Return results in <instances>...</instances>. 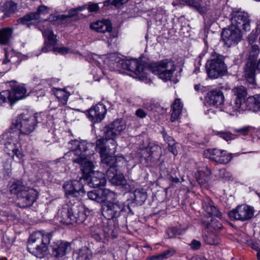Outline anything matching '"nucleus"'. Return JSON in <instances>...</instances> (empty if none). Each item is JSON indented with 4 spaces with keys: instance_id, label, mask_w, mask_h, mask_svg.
I'll return each mask as SVG.
<instances>
[{
    "instance_id": "obj_38",
    "label": "nucleus",
    "mask_w": 260,
    "mask_h": 260,
    "mask_svg": "<svg viewBox=\"0 0 260 260\" xmlns=\"http://www.w3.org/2000/svg\"><path fill=\"white\" fill-rule=\"evenodd\" d=\"M175 252L176 251L174 249L169 248L161 253L152 256L150 257V260H164L173 256Z\"/></svg>"
},
{
    "instance_id": "obj_49",
    "label": "nucleus",
    "mask_w": 260,
    "mask_h": 260,
    "mask_svg": "<svg viewBox=\"0 0 260 260\" xmlns=\"http://www.w3.org/2000/svg\"><path fill=\"white\" fill-rule=\"evenodd\" d=\"M95 228L96 227H93V229L91 230L92 231L94 230L95 234L98 236L102 235L103 233H105L108 235L111 234L113 232V230L112 229H108L106 228L103 229L98 228L96 230L95 229Z\"/></svg>"
},
{
    "instance_id": "obj_14",
    "label": "nucleus",
    "mask_w": 260,
    "mask_h": 260,
    "mask_svg": "<svg viewBox=\"0 0 260 260\" xmlns=\"http://www.w3.org/2000/svg\"><path fill=\"white\" fill-rule=\"evenodd\" d=\"M42 34L46 39L45 42V46L42 48V51L47 52L50 51H53L56 53L61 55H65L69 53V49L67 47H56L55 44L57 43V39L56 36L53 34V30L49 28H44L42 30Z\"/></svg>"
},
{
    "instance_id": "obj_47",
    "label": "nucleus",
    "mask_w": 260,
    "mask_h": 260,
    "mask_svg": "<svg viewBox=\"0 0 260 260\" xmlns=\"http://www.w3.org/2000/svg\"><path fill=\"white\" fill-rule=\"evenodd\" d=\"M253 128L251 126H245L242 127L235 129V132L243 136L249 135L253 131Z\"/></svg>"
},
{
    "instance_id": "obj_43",
    "label": "nucleus",
    "mask_w": 260,
    "mask_h": 260,
    "mask_svg": "<svg viewBox=\"0 0 260 260\" xmlns=\"http://www.w3.org/2000/svg\"><path fill=\"white\" fill-rule=\"evenodd\" d=\"M185 4L190 6H195L194 0H174L172 2V5L173 6L178 7L180 8H182Z\"/></svg>"
},
{
    "instance_id": "obj_15",
    "label": "nucleus",
    "mask_w": 260,
    "mask_h": 260,
    "mask_svg": "<svg viewBox=\"0 0 260 260\" xmlns=\"http://www.w3.org/2000/svg\"><path fill=\"white\" fill-rule=\"evenodd\" d=\"M90 28L97 32L103 34V39L108 42H111L116 37V33L113 30L112 24L109 20L103 19L93 22L90 24Z\"/></svg>"
},
{
    "instance_id": "obj_55",
    "label": "nucleus",
    "mask_w": 260,
    "mask_h": 260,
    "mask_svg": "<svg viewBox=\"0 0 260 260\" xmlns=\"http://www.w3.org/2000/svg\"><path fill=\"white\" fill-rule=\"evenodd\" d=\"M162 134L164 139L165 141L168 144V146L170 145H171L172 144H174V140L172 137L168 135L165 132H163Z\"/></svg>"
},
{
    "instance_id": "obj_60",
    "label": "nucleus",
    "mask_w": 260,
    "mask_h": 260,
    "mask_svg": "<svg viewBox=\"0 0 260 260\" xmlns=\"http://www.w3.org/2000/svg\"><path fill=\"white\" fill-rule=\"evenodd\" d=\"M116 3H117V6H119L122 4H125L126 3L128 0H115Z\"/></svg>"
},
{
    "instance_id": "obj_2",
    "label": "nucleus",
    "mask_w": 260,
    "mask_h": 260,
    "mask_svg": "<svg viewBox=\"0 0 260 260\" xmlns=\"http://www.w3.org/2000/svg\"><path fill=\"white\" fill-rule=\"evenodd\" d=\"M121 67L133 72L140 78L146 77L148 71H150L162 81L166 82L171 79L176 69L175 64L171 59H164L147 66L136 59L122 60Z\"/></svg>"
},
{
    "instance_id": "obj_53",
    "label": "nucleus",
    "mask_w": 260,
    "mask_h": 260,
    "mask_svg": "<svg viewBox=\"0 0 260 260\" xmlns=\"http://www.w3.org/2000/svg\"><path fill=\"white\" fill-rule=\"evenodd\" d=\"M257 38V35L256 32L252 31L248 36L247 40L249 43L252 45L256 40Z\"/></svg>"
},
{
    "instance_id": "obj_41",
    "label": "nucleus",
    "mask_w": 260,
    "mask_h": 260,
    "mask_svg": "<svg viewBox=\"0 0 260 260\" xmlns=\"http://www.w3.org/2000/svg\"><path fill=\"white\" fill-rule=\"evenodd\" d=\"M135 202L140 205H142L147 199V193L143 189H136L134 192Z\"/></svg>"
},
{
    "instance_id": "obj_27",
    "label": "nucleus",
    "mask_w": 260,
    "mask_h": 260,
    "mask_svg": "<svg viewBox=\"0 0 260 260\" xmlns=\"http://www.w3.org/2000/svg\"><path fill=\"white\" fill-rule=\"evenodd\" d=\"M210 175L211 171L206 166H204L198 170L196 180L201 187L207 186V184L210 179Z\"/></svg>"
},
{
    "instance_id": "obj_29",
    "label": "nucleus",
    "mask_w": 260,
    "mask_h": 260,
    "mask_svg": "<svg viewBox=\"0 0 260 260\" xmlns=\"http://www.w3.org/2000/svg\"><path fill=\"white\" fill-rule=\"evenodd\" d=\"M183 105L180 99L177 98L174 100L172 105V114L171 121L172 122L178 121L182 111Z\"/></svg>"
},
{
    "instance_id": "obj_48",
    "label": "nucleus",
    "mask_w": 260,
    "mask_h": 260,
    "mask_svg": "<svg viewBox=\"0 0 260 260\" xmlns=\"http://www.w3.org/2000/svg\"><path fill=\"white\" fill-rule=\"evenodd\" d=\"M161 151V147L159 146L158 145H153L150 147L149 148V153L150 155L149 156L151 157H153V156H159V154Z\"/></svg>"
},
{
    "instance_id": "obj_37",
    "label": "nucleus",
    "mask_w": 260,
    "mask_h": 260,
    "mask_svg": "<svg viewBox=\"0 0 260 260\" xmlns=\"http://www.w3.org/2000/svg\"><path fill=\"white\" fill-rule=\"evenodd\" d=\"M188 229V226L181 228L173 227L168 229L166 232V235L169 238H172L177 235H181L184 234Z\"/></svg>"
},
{
    "instance_id": "obj_4",
    "label": "nucleus",
    "mask_w": 260,
    "mask_h": 260,
    "mask_svg": "<svg viewBox=\"0 0 260 260\" xmlns=\"http://www.w3.org/2000/svg\"><path fill=\"white\" fill-rule=\"evenodd\" d=\"M202 207L206 213L205 216L202 217L201 221L202 225L208 235H205L204 240L205 242L209 245L216 244V234L221 230L223 225L217 219L211 218L209 220V217L215 216L218 218L221 217V214L218 209L214 206L213 202L208 198H206L203 201Z\"/></svg>"
},
{
    "instance_id": "obj_52",
    "label": "nucleus",
    "mask_w": 260,
    "mask_h": 260,
    "mask_svg": "<svg viewBox=\"0 0 260 260\" xmlns=\"http://www.w3.org/2000/svg\"><path fill=\"white\" fill-rule=\"evenodd\" d=\"M87 9L89 12H96L99 10L100 7L98 4L90 2L88 4Z\"/></svg>"
},
{
    "instance_id": "obj_11",
    "label": "nucleus",
    "mask_w": 260,
    "mask_h": 260,
    "mask_svg": "<svg viewBox=\"0 0 260 260\" xmlns=\"http://www.w3.org/2000/svg\"><path fill=\"white\" fill-rule=\"evenodd\" d=\"M2 138L4 140L5 151L10 156L15 155L21 159L23 155L19 149L20 145L18 143V135L13 132L6 133L2 135Z\"/></svg>"
},
{
    "instance_id": "obj_3",
    "label": "nucleus",
    "mask_w": 260,
    "mask_h": 260,
    "mask_svg": "<svg viewBox=\"0 0 260 260\" xmlns=\"http://www.w3.org/2000/svg\"><path fill=\"white\" fill-rule=\"evenodd\" d=\"M126 124L122 120L117 119L107 125L104 129L105 138H100L96 142V148L99 151L101 161L113 163L117 144L114 139L125 129Z\"/></svg>"
},
{
    "instance_id": "obj_34",
    "label": "nucleus",
    "mask_w": 260,
    "mask_h": 260,
    "mask_svg": "<svg viewBox=\"0 0 260 260\" xmlns=\"http://www.w3.org/2000/svg\"><path fill=\"white\" fill-rule=\"evenodd\" d=\"M11 93L13 96L14 101L22 99L25 96L26 89L24 85H14L12 87Z\"/></svg>"
},
{
    "instance_id": "obj_23",
    "label": "nucleus",
    "mask_w": 260,
    "mask_h": 260,
    "mask_svg": "<svg viewBox=\"0 0 260 260\" xmlns=\"http://www.w3.org/2000/svg\"><path fill=\"white\" fill-rule=\"evenodd\" d=\"M207 101L210 105L221 108L224 103V96L221 90L213 89L208 92Z\"/></svg>"
},
{
    "instance_id": "obj_10",
    "label": "nucleus",
    "mask_w": 260,
    "mask_h": 260,
    "mask_svg": "<svg viewBox=\"0 0 260 260\" xmlns=\"http://www.w3.org/2000/svg\"><path fill=\"white\" fill-rule=\"evenodd\" d=\"M111 200L107 201L102 206V212L103 215L108 220L114 219L119 217L121 213L131 212L132 210L128 205L120 201L114 202Z\"/></svg>"
},
{
    "instance_id": "obj_16",
    "label": "nucleus",
    "mask_w": 260,
    "mask_h": 260,
    "mask_svg": "<svg viewBox=\"0 0 260 260\" xmlns=\"http://www.w3.org/2000/svg\"><path fill=\"white\" fill-rule=\"evenodd\" d=\"M221 38L227 47L235 46L242 39V31L240 28L231 25L222 30Z\"/></svg>"
},
{
    "instance_id": "obj_1",
    "label": "nucleus",
    "mask_w": 260,
    "mask_h": 260,
    "mask_svg": "<svg viewBox=\"0 0 260 260\" xmlns=\"http://www.w3.org/2000/svg\"><path fill=\"white\" fill-rule=\"evenodd\" d=\"M81 180L66 181L62 186L66 197L68 199H75L74 203L70 201L58 210L57 219L63 224H81L89 214L88 210L79 202L85 194Z\"/></svg>"
},
{
    "instance_id": "obj_32",
    "label": "nucleus",
    "mask_w": 260,
    "mask_h": 260,
    "mask_svg": "<svg viewBox=\"0 0 260 260\" xmlns=\"http://www.w3.org/2000/svg\"><path fill=\"white\" fill-rule=\"evenodd\" d=\"M258 103L255 94L249 96L242 104V110H248L253 112L259 111Z\"/></svg>"
},
{
    "instance_id": "obj_56",
    "label": "nucleus",
    "mask_w": 260,
    "mask_h": 260,
    "mask_svg": "<svg viewBox=\"0 0 260 260\" xmlns=\"http://www.w3.org/2000/svg\"><path fill=\"white\" fill-rule=\"evenodd\" d=\"M168 149L171 152H172L175 156H176L177 154V150L176 147L175 146V144H172L171 145H169Z\"/></svg>"
},
{
    "instance_id": "obj_28",
    "label": "nucleus",
    "mask_w": 260,
    "mask_h": 260,
    "mask_svg": "<svg viewBox=\"0 0 260 260\" xmlns=\"http://www.w3.org/2000/svg\"><path fill=\"white\" fill-rule=\"evenodd\" d=\"M5 57L3 64L7 65L6 71L9 70L11 65L19 64L20 62L18 56L12 50H5Z\"/></svg>"
},
{
    "instance_id": "obj_59",
    "label": "nucleus",
    "mask_w": 260,
    "mask_h": 260,
    "mask_svg": "<svg viewBox=\"0 0 260 260\" xmlns=\"http://www.w3.org/2000/svg\"><path fill=\"white\" fill-rule=\"evenodd\" d=\"M251 247L257 251V252L260 249L258 248V245L256 243H252L251 244Z\"/></svg>"
},
{
    "instance_id": "obj_24",
    "label": "nucleus",
    "mask_w": 260,
    "mask_h": 260,
    "mask_svg": "<svg viewBox=\"0 0 260 260\" xmlns=\"http://www.w3.org/2000/svg\"><path fill=\"white\" fill-rule=\"evenodd\" d=\"M196 10L204 17V19H209L211 21L215 20L214 13L209 8L206 0H201L196 2Z\"/></svg>"
},
{
    "instance_id": "obj_46",
    "label": "nucleus",
    "mask_w": 260,
    "mask_h": 260,
    "mask_svg": "<svg viewBox=\"0 0 260 260\" xmlns=\"http://www.w3.org/2000/svg\"><path fill=\"white\" fill-rule=\"evenodd\" d=\"M85 9V6L78 7L77 8H73V9L70 10L69 11L68 15H61L60 17H61V19H64L67 18H69V17L76 15L78 12L82 11L83 10H84Z\"/></svg>"
},
{
    "instance_id": "obj_8",
    "label": "nucleus",
    "mask_w": 260,
    "mask_h": 260,
    "mask_svg": "<svg viewBox=\"0 0 260 260\" xmlns=\"http://www.w3.org/2000/svg\"><path fill=\"white\" fill-rule=\"evenodd\" d=\"M258 46L256 45H252L249 51L247 61L244 68V76L249 84V88L255 89L256 87L255 82L256 62L259 54Z\"/></svg>"
},
{
    "instance_id": "obj_42",
    "label": "nucleus",
    "mask_w": 260,
    "mask_h": 260,
    "mask_svg": "<svg viewBox=\"0 0 260 260\" xmlns=\"http://www.w3.org/2000/svg\"><path fill=\"white\" fill-rule=\"evenodd\" d=\"M37 14L30 13L18 19L17 22L22 24H28L31 20H37Z\"/></svg>"
},
{
    "instance_id": "obj_17",
    "label": "nucleus",
    "mask_w": 260,
    "mask_h": 260,
    "mask_svg": "<svg viewBox=\"0 0 260 260\" xmlns=\"http://www.w3.org/2000/svg\"><path fill=\"white\" fill-rule=\"evenodd\" d=\"M204 155L217 164H225L231 161L235 154L229 153L224 150L211 148L205 150Z\"/></svg>"
},
{
    "instance_id": "obj_45",
    "label": "nucleus",
    "mask_w": 260,
    "mask_h": 260,
    "mask_svg": "<svg viewBox=\"0 0 260 260\" xmlns=\"http://www.w3.org/2000/svg\"><path fill=\"white\" fill-rule=\"evenodd\" d=\"M216 135L226 141L235 139V135L228 131L217 132Z\"/></svg>"
},
{
    "instance_id": "obj_20",
    "label": "nucleus",
    "mask_w": 260,
    "mask_h": 260,
    "mask_svg": "<svg viewBox=\"0 0 260 260\" xmlns=\"http://www.w3.org/2000/svg\"><path fill=\"white\" fill-rule=\"evenodd\" d=\"M88 198L98 203H104L106 201L115 199V193L107 188L93 190L89 191L87 193Z\"/></svg>"
},
{
    "instance_id": "obj_44",
    "label": "nucleus",
    "mask_w": 260,
    "mask_h": 260,
    "mask_svg": "<svg viewBox=\"0 0 260 260\" xmlns=\"http://www.w3.org/2000/svg\"><path fill=\"white\" fill-rule=\"evenodd\" d=\"M237 102L239 103L233 98V102H231L230 103L227 104L224 108L226 112L230 113L237 111L240 108H241L242 110V104L236 107L237 105H236V103Z\"/></svg>"
},
{
    "instance_id": "obj_36",
    "label": "nucleus",
    "mask_w": 260,
    "mask_h": 260,
    "mask_svg": "<svg viewBox=\"0 0 260 260\" xmlns=\"http://www.w3.org/2000/svg\"><path fill=\"white\" fill-rule=\"evenodd\" d=\"M54 93L60 104L64 105L67 104L70 94L63 89L56 88L53 90Z\"/></svg>"
},
{
    "instance_id": "obj_40",
    "label": "nucleus",
    "mask_w": 260,
    "mask_h": 260,
    "mask_svg": "<svg viewBox=\"0 0 260 260\" xmlns=\"http://www.w3.org/2000/svg\"><path fill=\"white\" fill-rule=\"evenodd\" d=\"M13 98L10 90H6L2 91L0 93V107L3 106L6 103H10V104H12V103L14 102Z\"/></svg>"
},
{
    "instance_id": "obj_9",
    "label": "nucleus",
    "mask_w": 260,
    "mask_h": 260,
    "mask_svg": "<svg viewBox=\"0 0 260 260\" xmlns=\"http://www.w3.org/2000/svg\"><path fill=\"white\" fill-rule=\"evenodd\" d=\"M41 114L30 115L29 114H21L17 117L15 126L21 135H28L36 129L37 124L40 122L39 118Z\"/></svg>"
},
{
    "instance_id": "obj_7",
    "label": "nucleus",
    "mask_w": 260,
    "mask_h": 260,
    "mask_svg": "<svg viewBox=\"0 0 260 260\" xmlns=\"http://www.w3.org/2000/svg\"><path fill=\"white\" fill-rule=\"evenodd\" d=\"M205 68L210 78L216 79L224 75L227 72L224 56L213 51L206 62Z\"/></svg>"
},
{
    "instance_id": "obj_51",
    "label": "nucleus",
    "mask_w": 260,
    "mask_h": 260,
    "mask_svg": "<svg viewBox=\"0 0 260 260\" xmlns=\"http://www.w3.org/2000/svg\"><path fill=\"white\" fill-rule=\"evenodd\" d=\"M219 173L221 177L225 180H230L232 178L231 173L224 169H220Z\"/></svg>"
},
{
    "instance_id": "obj_58",
    "label": "nucleus",
    "mask_w": 260,
    "mask_h": 260,
    "mask_svg": "<svg viewBox=\"0 0 260 260\" xmlns=\"http://www.w3.org/2000/svg\"><path fill=\"white\" fill-rule=\"evenodd\" d=\"M16 6L19 8L22 7V0H13Z\"/></svg>"
},
{
    "instance_id": "obj_26",
    "label": "nucleus",
    "mask_w": 260,
    "mask_h": 260,
    "mask_svg": "<svg viewBox=\"0 0 260 260\" xmlns=\"http://www.w3.org/2000/svg\"><path fill=\"white\" fill-rule=\"evenodd\" d=\"M69 247V243L64 241H57L52 246V254L55 257H61L64 256Z\"/></svg>"
},
{
    "instance_id": "obj_33",
    "label": "nucleus",
    "mask_w": 260,
    "mask_h": 260,
    "mask_svg": "<svg viewBox=\"0 0 260 260\" xmlns=\"http://www.w3.org/2000/svg\"><path fill=\"white\" fill-rule=\"evenodd\" d=\"M233 91L234 92L233 98L239 102L236 103L237 107H238L245 102V99L247 94L246 89L243 86H240L235 87Z\"/></svg>"
},
{
    "instance_id": "obj_21",
    "label": "nucleus",
    "mask_w": 260,
    "mask_h": 260,
    "mask_svg": "<svg viewBox=\"0 0 260 260\" xmlns=\"http://www.w3.org/2000/svg\"><path fill=\"white\" fill-rule=\"evenodd\" d=\"M90 156H85L81 157H77L73 159V161L81 165L82 176L80 177V180L83 179L84 180L88 181L89 176L92 174L94 171L93 169L94 166L91 161L89 160Z\"/></svg>"
},
{
    "instance_id": "obj_54",
    "label": "nucleus",
    "mask_w": 260,
    "mask_h": 260,
    "mask_svg": "<svg viewBox=\"0 0 260 260\" xmlns=\"http://www.w3.org/2000/svg\"><path fill=\"white\" fill-rule=\"evenodd\" d=\"M135 115L139 118L143 119L147 116V113L142 109H139L135 112Z\"/></svg>"
},
{
    "instance_id": "obj_25",
    "label": "nucleus",
    "mask_w": 260,
    "mask_h": 260,
    "mask_svg": "<svg viewBox=\"0 0 260 260\" xmlns=\"http://www.w3.org/2000/svg\"><path fill=\"white\" fill-rule=\"evenodd\" d=\"M106 182L104 174L99 171L92 173V174L89 176L88 181H87L90 186L94 188L105 186Z\"/></svg>"
},
{
    "instance_id": "obj_50",
    "label": "nucleus",
    "mask_w": 260,
    "mask_h": 260,
    "mask_svg": "<svg viewBox=\"0 0 260 260\" xmlns=\"http://www.w3.org/2000/svg\"><path fill=\"white\" fill-rule=\"evenodd\" d=\"M34 13H36L38 15L37 19L40 18V15H46L49 13V9L48 8L44 5L40 6L38 8L37 11L36 12H34Z\"/></svg>"
},
{
    "instance_id": "obj_12",
    "label": "nucleus",
    "mask_w": 260,
    "mask_h": 260,
    "mask_svg": "<svg viewBox=\"0 0 260 260\" xmlns=\"http://www.w3.org/2000/svg\"><path fill=\"white\" fill-rule=\"evenodd\" d=\"M114 161L113 163H105L102 161V163L109 167L106 174L109 181L116 185H124L126 184V180L125 179L122 174L118 172L117 166L118 161L123 160L124 158L122 156H116L113 155Z\"/></svg>"
},
{
    "instance_id": "obj_63",
    "label": "nucleus",
    "mask_w": 260,
    "mask_h": 260,
    "mask_svg": "<svg viewBox=\"0 0 260 260\" xmlns=\"http://www.w3.org/2000/svg\"><path fill=\"white\" fill-rule=\"evenodd\" d=\"M191 246L192 249L195 248V239H193L191 243Z\"/></svg>"
},
{
    "instance_id": "obj_19",
    "label": "nucleus",
    "mask_w": 260,
    "mask_h": 260,
    "mask_svg": "<svg viewBox=\"0 0 260 260\" xmlns=\"http://www.w3.org/2000/svg\"><path fill=\"white\" fill-rule=\"evenodd\" d=\"M232 26L247 31L250 30V20L248 13L244 12L233 13L231 18Z\"/></svg>"
},
{
    "instance_id": "obj_13",
    "label": "nucleus",
    "mask_w": 260,
    "mask_h": 260,
    "mask_svg": "<svg viewBox=\"0 0 260 260\" xmlns=\"http://www.w3.org/2000/svg\"><path fill=\"white\" fill-rule=\"evenodd\" d=\"M92 147V144L88 143L86 141L72 140L68 144V148L70 150L68 154L70 155L73 154L77 157L91 156L93 152L90 150V148Z\"/></svg>"
},
{
    "instance_id": "obj_64",
    "label": "nucleus",
    "mask_w": 260,
    "mask_h": 260,
    "mask_svg": "<svg viewBox=\"0 0 260 260\" xmlns=\"http://www.w3.org/2000/svg\"><path fill=\"white\" fill-rule=\"evenodd\" d=\"M256 68L260 72V59L258 60Z\"/></svg>"
},
{
    "instance_id": "obj_30",
    "label": "nucleus",
    "mask_w": 260,
    "mask_h": 260,
    "mask_svg": "<svg viewBox=\"0 0 260 260\" xmlns=\"http://www.w3.org/2000/svg\"><path fill=\"white\" fill-rule=\"evenodd\" d=\"M14 29L7 27L0 28V45H8L13 38Z\"/></svg>"
},
{
    "instance_id": "obj_57",
    "label": "nucleus",
    "mask_w": 260,
    "mask_h": 260,
    "mask_svg": "<svg viewBox=\"0 0 260 260\" xmlns=\"http://www.w3.org/2000/svg\"><path fill=\"white\" fill-rule=\"evenodd\" d=\"M110 5L114 6H117V3H116L115 0H107L104 2V5L105 6H108Z\"/></svg>"
},
{
    "instance_id": "obj_35",
    "label": "nucleus",
    "mask_w": 260,
    "mask_h": 260,
    "mask_svg": "<svg viewBox=\"0 0 260 260\" xmlns=\"http://www.w3.org/2000/svg\"><path fill=\"white\" fill-rule=\"evenodd\" d=\"M18 10V8L12 0L7 1L0 6V10L4 12L7 16L15 13Z\"/></svg>"
},
{
    "instance_id": "obj_22",
    "label": "nucleus",
    "mask_w": 260,
    "mask_h": 260,
    "mask_svg": "<svg viewBox=\"0 0 260 260\" xmlns=\"http://www.w3.org/2000/svg\"><path fill=\"white\" fill-rule=\"evenodd\" d=\"M87 112V116L91 121L98 123L104 118L107 109L103 104H98L92 106Z\"/></svg>"
},
{
    "instance_id": "obj_5",
    "label": "nucleus",
    "mask_w": 260,
    "mask_h": 260,
    "mask_svg": "<svg viewBox=\"0 0 260 260\" xmlns=\"http://www.w3.org/2000/svg\"><path fill=\"white\" fill-rule=\"evenodd\" d=\"M51 236L50 233L44 230L33 233L27 242L28 251L37 257H42L46 253Z\"/></svg>"
},
{
    "instance_id": "obj_6",
    "label": "nucleus",
    "mask_w": 260,
    "mask_h": 260,
    "mask_svg": "<svg viewBox=\"0 0 260 260\" xmlns=\"http://www.w3.org/2000/svg\"><path fill=\"white\" fill-rule=\"evenodd\" d=\"M10 190L12 194L17 196V204L20 208L32 206L38 198V193L36 190L22 185L20 182L12 184Z\"/></svg>"
},
{
    "instance_id": "obj_61",
    "label": "nucleus",
    "mask_w": 260,
    "mask_h": 260,
    "mask_svg": "<svg viewBox=\"0 0 260 260\" xmlns=\"http://www.w3.org/2000/svg\"><path fill=\"white\" fill-rule=\"evenodd\" d=\"M255 95L256 97L257 103H258V105H259L258 106H259V110H260V94H256Z\"/></svg>"
},
{
    "instance_id": "obj_31",
    "label": "nucleus",
    "mask_w": 260,
    "mask_h": 260,
    "mask_svg": "<svg viewBox=\"0 0 260 260\" xmlns=\"http://www.w3.org/2000/svg\"><path fill=\"white\" fill-rule=\"evenodd\" d=\"M72 256L74 260H90L92 253L89 249L84 246L75 250Z\"/></svg>"
},
{
    "instance_id": "obj_39",
    "label": "nucleus",
    "mask_w": 260,
    "mask_h": 260,
    "mask_svg": "<svg viewBox=\"0 0 260 260\" xmlns=\"http://www.w3.org/2000/svg\"><path fill=\"white\" fill-rule=\"evenodd\" d=\"M13 98L10 90H6L2 91L0 93V107L3 106L6 103H10V104H12V103L14 102Z\"/></svg>"
},
{
    "instance_id": "obj_62",
    "label": "nucleus",
    "mask_w": 260,
    "mask_h": 260,
    "mask_svg": "<svg viewBox=\"0 0 260 260\" xmlns=\"http://www.w3.org/2000/svg\"><path fill=\"white\" fill-rule=\"evenodd\" d=\"M201 244L200 242L196 240V249L200 248V247H201Z\"/></svg>"
},
{
    "instance_id": "obj_18",
    "label": "nucleus",
    "mask_w": 260,
    "mask_h": 260,
    "mask_svg": "<svg viewBox=\"0 0 260 260\" xmlns=\"http://www.w3.org/2000/svg\"><path fill=\"white\" fill-rule=\"evenodd\" d=\"M254 214L253 208L247 205H241L229 212V216L231 219L247 221L251 219Z\"/></svg>"
}]
</instances>
